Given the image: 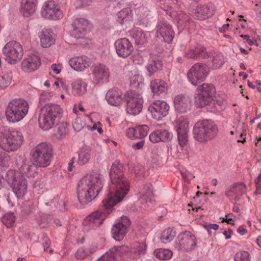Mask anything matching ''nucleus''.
Returning a JSON list of instances; mask_svg holds the SVG:
<instances>
[{
	"mask_svg": "<svg viewBox=\"0 0 261 261\" xmlns=\"http://www.w3.org/2000/svg\"><path fill=\"white\" fill-rule=\"evenodd\" d=\"M57 126V134L60 138L65 137L67 132V124L65 122L58 123Z\"/></svg>",
	"mask_w": 261,
	"mask_h": 261,
	"instance_id": "nucleus-51",
	"label": "nucleus"
},
{
	"mask_svg": "<svg viewBox=\"0 0 261 261\" xmlns=\"http://www.w3.org/2000/svg\"><path fill=\"white\" fill-rule=\"evenodd\" d=\"M163 67L162 61L158 59H152L150 61L146 66V69L149 73V75L154 73L155 72L161 70Z\"/></svg>",
	"mask_w": 261,
	"mask_h": 261,
	"instance_id": "nucleus-36",
	"label": "nucleus"
},
{
	"mask_svg": "<svg viewBox=\"0 0 261 261\" xmlns=\"http://www.w3.org/2000/svg\"><path fill=\"white\" fill-rule=\"evenodd\" d=\"M90 151L87 148L82 149L79 153L77 163L80 165H84L89 162L91 159Z\"/></svg>",
	"mask_w": 261,
	"mask_h": 261,
	"instance_id": "nucleus-37",
	"label": "nucleus"
},
{
	"mask_svg": "<svg viewBox=\"0 0 261 261\" xmlns=\"http://www.w3.org/2000/svg\"><path fill=\"white\" fill-rule=\"evenodd\" d=\"M85 125V123L83 122L81 118H76L73 124V127L76 132H80Z\"/></svg>",
	"mask_w": 261,
	"mask_h": 261,
	"instance_id": "nucleus-53",
	"label": "nucleus"
},
{
	"mask_svg": "<svg viewBox=\"0 0 261 261\" xmlns=\"http://www.w3.org/2000/svg\"><path fill=\"white\" fill-rule=\"evenodd\" d=\"M53 153L51 145L46 142L39 144L31 151L33 160L39 167H46L50 165Z\"/></svg>",
	"mask_w": 261,
	"mask_h": 261,
	"instance_id": "nucleus-8",
	"label": "nucleus"
},
{
	"mask_svg": "<svg viewBox=\"0 0 261 261\" xmlns=\"http://www.w3.org/2000/svg\"><path fill=\"white\" fill-rule=\"evenodd\" d=\"M29 105L20 98H15L9 102L5 111L6 117L10 122H17L28 113Z\"/></svg>",
	"mask_w": 261,
	"mask_h": 261,
	"instance_id": "nucleus-6",
	"label": "nucleus"
},
{
	"mask_svg": "<svg viewBox=\"0 0 261 261\" xmlns=\"http://www.w3.org/2000/svg\"><path fill=\"white\" fill-rule=\"evenodd\" d=\"M194 51L195 52L196 59H205L208 56L206 52L205 48L201 45H198L194 49Z\"/></svg>",
	"mask_w": 261,
	"mask_h": 261,
	"instance_id": "nucleus-47",
	"label": "nucleus"
},
{
	"mask_svg": "<svg viewBox=\"0 0 261 261\" xmlns=\"http://www.w3.org/2000/svg\"><path fill=\"white\" fill-rule=\"evenodd\" d=\"M92 75L93 81L96 84L107 82L109 77V70L106 67L100 64L92 67Z\"/></svg>",
	"mask_w": 261,
	"mask_h": 261,
	"instance_id": "nucleus-23",
	"label": "nucleus"
},
{
	"mask_svg": "<svg viewBox=\"0 0 261 261\" xmlns=\"http://www.w3.org/2000/svg\"><path fill=\"white\" fill-rule=\"evenodd\" d=\"M136 138L141 139L146 137L149 130V127L146 125H139L135 127Z\"/></svg>",
	"mask_w": 261,
	"mask_h": 261,
	"instance_id": "nucleus-45",
	"label": "nucleus"
},
{
	"mask_svg": "<svg viewBox=\"0 0 261 261\" xmlns=\"http://www.w3.org/2000/svg\"><path fill=\"white\" fill-rule=\"evenodd\" d=\"M150 88L154 95H159L167 93L168 86L165 81L161 80H155L151 82Z\"/></svg>",
	"mask_w": 261,
	"mask_h": 261,
	"instance_id": "nucleus-31",
	"label": "nucleus"
},
{
	"mask_svg": "<svg viewBox=\"0 0 261 261\" xmlns=\"http://www.w3.org/2000/svg\"><path fill=\"white\" fill-rule=\"evenodd\" d=\"M132 18V11L129 8L122 9L116 14V20L120 24L127 23Z\"/></svg>",
	"mask_w": 261,
	"mask_h": 261,
	"instance_id": "nucleus-35",
	"label": "nucleus"
},
{
	"mask_svg": "<svg viewBox=\"0 0 261 261\" xmlns=\"http://www.w3.org/2000/svg\"><path fill=\"white\" fill-rule=\"evenodd\" d=\"M92 252L88 248H80L76 252L75 256L78 259H84Z\"/></svg>",
	"mask_w": 261,
	"mask_h": 261,
	"instance_id": "nucleus-48",
	"label": "nucleus"
},
{
	"mask_svg": "<svg viewBox=\"0 0 261 261\" xmlns=\"http://www.w3.org/2000/svg\"><path fill=\"white\" fill-rule=\"evenodd\" d=\"M132 33L136 44H143L147 42V37L142 30L133 31Z\"/></svg>",
	"mask_w": 261,
	"mask_h": 261,
	"instance_id": "nucleus-40",
	"label": "nucleus"
},
{
	"mask_svg": "<svg viewBox=\"0 0 261 261\" xmlns=\"http://www.w3.org/2000/svg\"><path fill=\"white\" fill-rule=\"evenodd\" d=\"M106 98L110 105L113 106H120L123 101L122 92L118 88L111 89L107 92Z\"/></svg>",
	"mask_w": 261,
	"mask_h": 261,
	"instance_id": "nucleus-27",
	"label": "nucleus"
},
{
	"mask_svg": "<svg viewBox=\"0 0 261 261\" xmlns=\"http://www.w3.org/2000/svg\"><path fill=\"white\" fill-rule=\"evenodd\" d=\"M9 158L3 152H0V166L5 167L7 165Z\"/></svg>",
	"mask_w": 261,
	"mask_h": 261,
	"instance_id": "nucleus-58",
	"label": "nucleus"
},
{
	"mask_svg": "<svg viewBox=\"0 0 261 261\" xmlns=\"http://www.w3.org/2000/svg\"><path fill=\"white\" fill-rule=\"evenodd\" d=\"M172 138V134H171L169 130L165 129H155L149 135V140L153 143L161 141L168 142L170 141Z\"/></svg>",
	"mask_w": 261,
	"mask_h": 261,
	"instance_id": "nucleus-26",
	"label": "nucleus"
},
{
	"mask_svg": "<svg viewBox=\"0 0 261 261\" xmlns=\"http://www.w3.org/2000/svg\"><path fill=\"white\" fill-rule=\"evenodd\" d=\"M147 250V245L144 243L139 244L136 248V252L138 253L139 256L143 255L146 254Z\"/></svg>",
	"mask_w": 261,
	"mask_h": 261,
	"instance_id": "nucleus-56",
	"label": "nucleus"
},
{
	"mask_svg": "<svg viewBox=\"0 0 261 261\" xmlns=\"http://www.w3.org/2000/svg\"><path fill=\"white\" fill-rule=\"evenodd\" d=\"M246 191V187L242 182H237L232 185L229 190L226 191V195L231 200L237 201L239 200Z\"/></svg>",
	"mask_w": 261,
	"mask_h": 261,
	"instance_id": "nucleus-21",
	"label": "nucleus"
},
{
	"mask_svg": "<svg viewBox=\"0 0 261 261\" xmlns=\"http://www.w3.org/2000/svg\"><path fill=\"white\" fill-rule=\"evenodd\" d=\"M169 108V105L165 101L156 100L149 106L148 110L154 119L160 120L167 115Z\"/></svg>",
	"mask_w": 261,
	"mask_h": 261,
	"instance_id": "nucleus-18",
	"label": "nucleus"
},
{
	"mask_svg": "<svg viewBox=\"0 0 261 261\" xmlns=\"http://www.w3.org/2000/svg\"><path fill=\"white\" fill-rule=\"evenodd\" d=\"M126 136L131 139L136 138V128H129L127 129L126 132Z\"/></svg>",
	"mask_w": 261,
	"mask_h": 261,
	"instance_id": "nucleus-62",
	"label": "nucleus"
},
{
	"mask_svg": "<svg viewBox=\"0 0 261 261\" xmlns=\"http://www.w3.org/2000/svg\"><path fill=\"white\" fill-rule=\"evenodd\" d=\"M124 166L115 161L111 166L109 176L111 184L107 197L102 201L103 210L96 211L87 216L83 222L84 230L94 229L102 224L113 207L121 202L129 190V182L123 174Z\"/></svg>",
	"mask_w": 261,
	"mask_h": 261,
	"instance_id": "nucleus-1",
	"label": "nucleus"
},
{
	"mask_svg": "<svg viewBox=\"0 0 261 261\" xmlns=\"http://www.w3.org/2000/svg\"><path fill=\"white\" fill-rule=\"evenodd\" d=\"M38 0H22L20 11L24 17H29L35 12L38 5Z\"/></svg>",
	"mask_w": 261,
	"mask_h": 261,
	"instance_id": "nucleus-28",
	"label": "nucleus"
},
{
	"mask_svg": "<svg viewBox=\"0 0 261 261\" xmlns=\"http://www.w3.org/2000/svg\"><path fill=\"white\" fill-rule=\"evenodd\" d=\"M23 55L22 46L15 41L8 42L2 50V58L10 64H15L20 61Z\"/></svg>",
	"mask_w": 261,
	"mask_h": 261,
	"instance_id": "nucleus-10",
	"label": "nucleus"
},
{
	"mask_svg": "<svg viewBox=\"0 0 261 261\" xmlns=\"http://www.w3.org/2000/svg\"><path fill=\"white\" fill-rule=\"evenodd\" d=\"M213 66L216 68H219L222 66L225 62L223 56L221 54H217L214 58L213 61Z\"/></svg>",
	"mask_w": 261,
	"mask_h": 261,
	"instance_id": "nucleus-50",
	"label": "nucleus"
},
{
	"mask_svg": "<svg viewBox=\"0 0 261 261\" xmlns=\"http://www.w3.org/2000/svg\"><path fill=\"white\" fill-rule=\"evenodd\" d=\"M58 205H59L58 208L60 211L64 212L67 210V208L66 207V203L64 201L60 200L58 202Z\"/></svg>",
	"mask_w": 261,
	"mask_h": 261,
	"instance_id": "nucleus-64",
	"label": "nucleus"
},
{
	"mask_svg": "<svg viewBox=\"0 0 261 261\" xmlns=\"http://www.w3.org/2000/svg\"><path fill=\"white\" fill-rule=\"evenodd\" d=\"M43 239V246L44 247V249L45 251L47 250V249L49 247L50 245V241L47 238L46 234H44L42 237Z\"/></svg>",
	"mask_w": 261,
	"mask_h": 261,
	"instance_id": "nucleus-59",
	"label": "nucleus"
},
{
	"mask_svg": "<svg viewBox=\"0 0 261 261\" xmlns=\"http://www.w3.org/2000/svg\"><path fill=\"white\" fill-rule=\"evenodd\" d=\"M179 249L189 252L193 250L197 245V240L190 231L180 233L178 237Z\"/></svg>",
	"mask_w": 261,
	"mask_h": 261,
	"instance_id": "nucleus-17",
	"label": "nucleus"
},
{
	"mask_svg": "<svg viewBox=\"0 0 261 261\" xmlns=\"http://www.w3.org/2000/svg\"><path fill=\"white\" fill-rule=\"evenodd\" d=\"M130 225L131 221L127 217H121L119 221L112 226L111 232L113 238L117 241L122 240Z\"/></svg>",
	"mask_w": 261,
	"mask_h": 261,
	"instance_id": "nucleus-15",
	"label": "nucleus"
},
{
	"mask_svg": "<svg viewBox=\"0 0 261 261\" xmlns=\"http://www.w3.org/2000/svg\"><path fill=\"white\" fill-rule=\"evenodd\" d=\"M69 64L73 70L77 71H83L89 66L88 58L84 56L71 58Z\"/></svg>",
	"mask_w": 261,
	"mask_h": 261,
	"instance_id": "nucleus-29",
	"label": "nucleus"
},
{
	"mask_svg": "<svg viewBox=\"0 0 261 261\" xmlns=\"http://www.w3.org/2000/svg\"><path fill=\"white\" fill-rule=\"evenodd\" d=\"M71 85L72 93L75 96H81L87 91V84L81 79L74 80Z\"/></svg>",
	"mask_w": 261,
	"mask_h": 261,
	"instance_id": "nucleus-34",
	"label": "nucleus"
},
{
	"mask_svg": "<svg viewBox=\"0 0 261 261\" xmlns=\"http://www.w3.org/2000/svg\"><path fill=\"white\" fill-rule=\"evenodd\" d=\"M218 126L213 121L203 120L197 122L193 129V137L199 142H205L215 138Z\"/></svg>",
	"mask_w": 261,
	"mask_h": 261,
	"instance_id": "nucleus-4",
	"label": "nucleus"
},
{
	"mask_svg": "<svg viewBox=\"0 0 261 261\" xmlns=\"http://www.w3.org/2000/svg\"><path fill=\"white\" fill-rule=\"evenodd\" d=\"M16 164L19 173L24 174L28 177H34L37 174V164L27 161L24 158L19 156L16 160Z\"/></svg>",
	"mask_w": 261,
	"mask_h": 261,
	"instance_id": "nucleus-19",
	"label": "nucleus"
},
{
	"mask_svg": "<svg viewBox=\"0 0 261 261\" xmlns=\"http://www.w3.org/2000/svg\"><path fill=\"white\" fill-rule=\"evenodd\" d=\"M234 261H250L249 253L245 251L237 252L234 255Z\"/></svg>",
	"mask_w": 261,
	"mask_h": 261,
	"instance_id": "nucleus-49",
	"label": "nucleus"
},
{
	"mask_svg": "<svg viewBox=\"0 0 261 261\" xmlns=\"http://www.w3.org/2000/svg\"><path fill=\"white\" fill-rule=\"evenodd\" d=\"M63 110L59 105L47 103L40 110L38 123L40 128L48 130L55 127L62 117Z\"/></svg>",
	"mask_w": 261,
	"mask_h": 261,
	"instance_id": "nucleus-3",
	"label": "nucleus"
},
{
	"mask_svg": "<svg viewBox=\"0 0 261 261\" xmlns=\"http://www.w3.org/2000/svg\"><path fill=\"white\" fill-rule=\"evenodd\" d=\"M176 234L171 228H168L163 231L160 239L163 243H167L173 240Z\"/></svg>",
	"mask_w": 261,
	"mask_h": 261,
	"instance_id": "nucleus-41",
	"label": "nucleus"
},
{
	"mask_svg": "<svg viewBox=\"0 0 261 261\" xmlns=\"http://www.w3.org/2000/svg\"><path fill=\"white\" fill-rule=\"evenodd\" d=\"M155 256L161 260L170 259L172 255V252L167 249H159L154 251Z\"/></svg>",
	"mask_w": 261,
	"mask_h": 261,
	"instance_id": "nucleus-42",
	"label": "nucleus"
},
{
	"mask_svg": "<svg viewBox=\"0 0 261 261\" xmlns=\"http://www.w3.org/2000/svg\"><path fill=\"white\" fill-rule=\"evenodd\" d=\"M170 15L181 27H186L188 24L193 23L191 17L181 11H173L170 12Z\"/></svg>",
	"mask_w": 261,
	"mask_h": 261,
	"instance_id": "nucleus-30",
	"label": "nucleus"
},
{
	"mask_svg": "<svg viewBox=\"0 0 261 261\" xmlns=\"http://www.w3.org/2000/svg\"><path fill=\"white\" fill-rule=\"evenodd\" d=\"M41 65L40 57L32 54L25 58L21 63V69L26 72H31L37 70Z\"/></svg>",
	"mask_w": 261,
	"mask_h": 261,
	"instance_id": "nucleus-22",
	"label": "nucleus"
},
{
	"mask_svg": "<svg viewBox=\"0 0 261 261\" xmlns=\"http://www.w3.org/2000/svg\"><path fill=\"white\" fill-rule=\"evenodd\" d=\"M110 250L112 254H114L115 259L127 254L129 251L128 247L126 246H114Z\"/></svg>",
	"mask_w": 261,
	"mask_h": 261,
	"instance_id": "nucleus-43",
	"label": "nucleus"
},
{
	"mask_svg": "<svg viewBox=\"0 0 261 261\" xmlns=\"http://www.w3.org/2000/svg\"><path fill=\"white\" fill-rule=\"evenodd\" d=\"M91 0H76L74 5L77 8H85L91 4Z\"/></svg>",
	"mask_w": 261,
	"mask_h": 261,
	"instance_id": "nucleus-54",
	"label": "nucleus"
},
{
	"mask_svg": "<svg viewBox=\"0 0 261 261\" xmlns=\"http://www.w3.org/2000/svg\"><path fill=\"white\" fill-rule=\"evenodd\" d=\"M204 227L207 229L209 234H211V229L214 230H217L219 228V225L217 224H205L204 225Z\"/></svg>",
	"mask_w": 261,
	"mask_h": 261,
	"instance_id": "nucleus-61",
	"label": "nucleus"
},
{
	"mask_svg": "<svg viewBox=\"0 0 261 261\" xmlns=\"http://www.w3.org/2000/svg\"><path fill=\"white\" fill-rule=\"evenodd\" d=\"M215 11V7L212 3L198 7L195 12L196 17L199 20H204L212 16Z\"/></svg>",
	"mask_w": 261,
	"mask_h": 261,
	"instance_id": "nucleus-25",
	"label": "nucleus"
},
{
	"mask_svg": "<svg viewBox=\"0 0 261 261\" xmlns=\"http://www.w3.org/2000/svg\"><path fill=\"white\" fill-rule=\"evenodd\" d=\"M145 142L144 140H142L140 141L133 144L132 147L135 149H140L143 148L144 146Z\"/></svg>",
	"mask_w": 261,
	"mask_h": 261,
	"instance_id": "nucleus-63",
	"label": "nucleus"
},
{
	"mask_svg": "<svg viewBox=\"0 0 261 261\" xmlns=\"http://www.w3.org/2000/svg\"><path fill=\"white\" fill-rule=\"evenodd\" d=\"M176 131L189 130V121L187 117L181 116L176 120Z\"/></svg>",
	"mask_w": 261,
	"mask_h": 261,
	"instance_id": "nucleus-39",
	"label": "nucleus"
},
{
	"mask_svg": "<svg viewBox=\"0 0 261 261\" xmlns=\"http://www.w3.org/2000/svg\"><path fill=\"white\" fill-rule=\"evenodd\" d=\"M114 254L109 250L104 254L101 257L98 258L97 261H114L115 260Z\"/></svg>",
	"mask_w": 261,
	"mask_h": 261,
	"instance_id": "nucleus-52",
	"label": "nucleus"
},
{
	"mask_svg": "<svg viewBox=\"0 0 261 261\" xmlns=\"http://www.w3.org/2000/svg\"><path fill=\"white\" fill-rule=\"evenodd\" d=\"M103 187L101 176L97 173L87 175L79 182L77 196L80 203L86 205L98 194Z\"/></svg>",
	"mask_w": 261,
	"mask_h": 261,
	"instance_id": "nucleus-2",
	"label": "nucleus"
},
{
	"mask_svg": "<svg viewBox=\"0 0 261 261\" xmlns=\"http://www.w3.org/2000/svg\"><path fill=\"white\" fill-rule=\"evenodd\" d=\"M126 102V111L128 113L136 115L139 114L143 108L142 96L135 91L129 90L124 95Z\"/></svg>",
	"mask_w": 261,
	"mask_h": 261,
	"instance_id": "nucleus-12",
	"label": "nucleus"
},
{
	"mask_svg": "<svg viewBox=\"0 0 261 261\" xmlns=\"http://www.w3.org/2000/svg\"><path fill=\"white\" fill-rule=\"evenodd\" d=\"M178 144L181 147L185 146L188 142V133L189 130L176 131Z\"/></svg>",
	"mask_w": 261,
	"mask_h": 261,
	"instance_id": "nucleus-46",
	"label": "nucleus"
},
{
	"mask_svg": "<svg viewBox=\"0 0 261 261\" xmlns=\"http://www.w3.org/2000/svg\"><path fill=\"white\" fill-rule=\"evenodd\" d=\"M254 183L256 188L255 194H259V191L261 190V174L254 180Z\"/></svg>",
	"mask_w": 261,
	"mask_h": 261,
	"instance_id": "nucleus-60",
	"label": "nucleus"
},
{
	"mask_svg": "<svg viewBox=\"0 0 261 261\" xmlns=\"http://www.w3.org/2000/svg\"><path fill=\"white\" fill-rule=\"evenodd\" d=\"M114 46L117 55L123 58L128 57L134 50V47L130 41L126 38L117 39Z\"/></svg>",
	"mask_w": 261,
	"mask_h": 261,
	"instance_id": "nucleus-20",
	"label": "nucleus"
},
{
	"mask_svg": "<svg viewBox=\"0 0 261 261\" xmlns=\"http://www.w3.org/2000/svg\"><path fill=\"white\" fill-rule=\"evenodd\" d=\"M184 56L187 58L196 59V54L193 48H188L185 50Z\"/></svg>",
	"mask_w": 261,
	"mask_h": 261,
	"instance_id": "nucleus-57",
	"label": "nucleus"
},
{
	"mask_svg": "<svg viewBox=\"0 0 261 261\" xmlns=\"http://www.w3.org/2000/svg\"><path fill=\"white\" fill-rule=\"evenodd\" d=\"M41 14L45 18L52 20H59L63 17L61 10L54 1H48L44 3Z\"/></svg>",
	"mask_w": 261,
	"mask_h": 261,
	"instance_id": "nucleus-16",
	"label": "nucleus"
},
{
	"mask_svg": "<svg viewBox=\"0 0 261 261\" xmlns=\"http://www.w3.org/2000/svg\"><path fill=\"white\" fill-rule=\"evenodd\" d=\"M156 37L167 43L173 40L174 32L167 20L163 19L158 21L156 26Z\"/></svg>",
	"mask_w": 261,
	"mask_h": 261,
	"instance_id": "nucleus-14",
	"label": "nucleus"
},
{
	"mask_svg": "<svg viewBox=\"0 0 261 261\" xmlns=\"http://www.w3.org/2000/svg\"><path fill=\"white\" fill-rule=\"evenodd\" d=\"M39 37L41 45L44 48L49 47L55 43V38L47 30H42Z\"/></svg>",
	"mask_w": 261,
	"mask_h": 261,
	"instance_id": "nucleus-33",
	"label": "nucleus"
},
{
	"mask_svg": "<svg viewBox=\"0 0 261 261\" xmlns=\"http://www.w3.org/2000/svg\"><path fill=\"white\" fill-rule=\"evenodd\" d=\"M15 221V217L13 213H7L2 218L3 223L8 228L12 227Z\"/></svg>",
	"mask_w": 261,
	"mask_h": 261,
	"instance_id": "nucleus-44",
	"label": "nucleus"
},
{
	"mask_svg": "<svg viewBox=\"0 0 261 261\" xmlns=\"http://www.w3.org/2000/svg\"><path fill=\"white\" fill-rule=\"evenodd\" d=\"M216 94V89L212 84L203 83L199 85L196 90L194 97L195 105L197 107L203 108L208 105Z\"/></svg>",
	"mask_w": 261,
	"mask_h": 261,
	"instance_id": "nucleus-9",
	"label": "nucleus"
},
{
	"mask_svg": "<svg viewBox=\"0 0 261 261\" xmlns=\"http://www.w3.org/2000/svg\"><path fill=\"white\" fill-rule=\"evenodd\" d=\"M208 71V68L205 64L198 63L194 64L189 70L187 76L193 85H197L205 79Z\"/></svg>",
	"mask_w": 261,
	"mask_h": 261,
	"instance_id": "nucleus-13",
	"label": "nucleus"
},
{
	"mask_svg": "<svg viewBox=\"0 0 261 261\" xmlns=\"http://www.w3.org/2000/svg\"><path fill=\"white\" fill-rule=\"evenodd\" d=\"M142 78L141 76H140L138 75H136L132 78L130 80V84L133 87L138 88L142 83Z\"/></svg>",
	"mask_w": 261,
	"mask_h": 261,
	"instance_id": "nucleus-55",
	"label": "nucleus"
},
{
	"mask_svg": "<svg viewBox=\"0 0 261 261\" xmlns=\"http://www.w3.org/2000/svg\"><path fill=\"white\" fill-rule=\"evenodd\" d=\"M23 138L21 132L9 131L5 127L0 128V147L6 151H14L22 145Z\"/></svg>",
	"mask_w": 261,
	"mask_h": 261,
	"instance_id": "nucleus-5",
	"label": "nucleus"
},
{
	"mask_svg": "<svg viewBox=\"0 0 261 261\" xmlns=\"http://www.w3.org/2000/svg\"><path fill=\"white\" fill-rule=\"evenodd\" d=\"M6 178L16 197L22 199L28 188V182L24 176L18 172L10 170L6 173Z\"/></svg>",
	"mask_w": 261,
	"mask_h": 261,
	"instance_id": "nucleus-7",
	"label": "nucleus"
},
{
	"mask_svg": "<svg viewBox=\"0 0 261 261\" xmlns=\"http://www.w3.org/2000/svg\"><path fill=\"white\" fill-rule=\"evenodd\" d=\"M72 30L71 34L76 40L77 43L81 45L87 43L86 35L90 31V25L88 20L85 18L75 19L71 24Z\"/></svg>",
	"mask_w": 261,
	"mask_h": 261,
	"instance_id": "nucleus-11",
	"label": "nucleus"
},
{
	"mask_svg": "<svg viewBox=\"0 0 261 261\" xmlns=\"http://www.w3.org/2000/svg\"><path fill=\"white\" fill-rule=\"evenodd\" d=\"M140 193L142 194L141 202H144L148 206L149 203L152 202L154 196L152 185L150 183H146L141 190Z\"/></svg>",
	"mask_w": 261,
	"mask_h": 261,
	"instance_id": "nucleus-32",
	"label": "nucleus"
},
{
	"mask_svg": "<svg viewBox=\"0 0 261 261\" xmlns=\"http://www.w3.org/2000/svg\"><path fill=\"white\" fill-rule=\"evenodd\" d=\"M174 105L175 110L179 113H186L190 110L191 100L187 96L179 95L174 99Z\"/></svg>",
	"mask_w": 261,
	"mask_h": 261,
	"instance_id": "nucleus-24",
	"label": "nucleus"
},
{
	"mask_svg": "<svg viewBox=\"0 0 261 261\" xmlns=\"http://www.w3.org/2000/svg\"><path fill=\"white\" fill-rule=\"evenodd\" d=\"M12 78V72L10 71L3 72L0 75V88L5 89L11 83Z\"/></svg>",
	"mask_w": 261,
	"mask_h": 261,
	"instance_id": "nucleus-38",
	"label": "nucleus"
}]
</instances>
